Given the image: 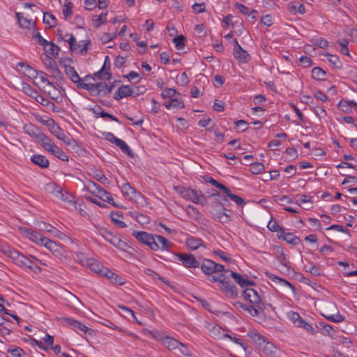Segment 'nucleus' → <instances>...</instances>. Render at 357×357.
I'll list each match as a JSON object with an SVG mask.
<instances>
[{"label":"nucleus","mask_w":357,"mask_h":357,"mask_svg":"<svg viewBox=\"0 0 357 357\" xmlns=\"http://www.w3.org/2000/svg\"><path fill=\"white\" fill-rule=\"evenodd\" d=\"M5 253L8 257L13 260L14 264L22 268H26L35 273H40L42 271L41 268L36 264L31 259L15 249L8 248L5 250Z\"/></svg>","instance_id":"f257e3e1"},{"label":"nucleus","mask_w":357,"mask_h":357,"mask_svg":"<svg viewBox=\"0 0 357 357\" xmlns=\"http://www.w3.org/2000/svg\"><path fill=\"white\" fill-rule=\"evenodd\" d=\"M33 77L36 79H38V80H40V82L43 84H47V85H49L50 86H53V84L52 82H50L47 79V74L43 73V72H40V73H38L37 71H36V73L35 75V76H33Z\"/></svg>","instance_id":"6e6d98bb"},{"label":"nucleus","mask_w":357,"mask_h":357,"mask_svg":"<svg viewBox=\"0 0 357 357\" xmlns=\"http://www.w3.org/2000/svg\"><path fill=\"white\" fill-rule=\"evenodd\" d=\"M134 91L131 89L128 85H122L119 88V89L115 92L114 98L116 100H119L120 99L133 96Z\"/></svg>","instance_id":"6ab92c4d"},{"label":"nucleus","mask_w":357,"mask_h":357,"mask_svg":"<svg viewBox=\"0 0 357 357\" xmlns=\"http://www.w3.org/2000/svg\"><path fill=\"white\" fill-rule=\"evenodd\" d=\"M31 160L41 168H47L50 165L49 160L43 155L35 154L31 156Z\"/></svg>","instance_id":"a878e982"},{"label":"nucleus","mask_w":357,"mask_h":357,"mask_svg":"<svg viewBox=\"0 0 357 357\" xmlns=\"http://www.w3.org/2000/svg\"><path fill=\"white\" fill-rule=\"evenodd\" d=\"M32 38L36 40V43L42 46H46L48 41L44 39L38 31H33L32 33Z\"/></svg>","instance_id":"680f3d73"},{"label":"nucleus","mask_w":357,"mask_h":357,"mask_svg":"<svg viewBox=\"0 0 357 357\" xmlns=\"http://www.w3.org/2000/svg\"><path fill=\"white\" fill-rule=\"evenodd\" d=\"M102 135L104 136V138L106 140L110 142L111 143H112L115 145H116L121 139H119L116 137H115L113 133L109 132H103Z\"/></svg>","instance_id":"338daca9"},{"label":"nucleus","mask_w":357,"mask_h":357,"mask_svg":"<svg viewBox=\"0 0 357 357\" xmlns=\"http://www.w3.org/2000/svg\"><path fill=\"white\" fill-rule=\"evenodd\" d=\"M16 17L18 21L19 26L22 29H31L36 26V23L32 22L31 20H29L24 17L21 13H16Z\"/></svg>","instance_id":"4be33fe9"},{"label":"nucleus","mask_w":357,"mask_h":357,"mask_svg":"<svg viewBox=\"0 0 357 357\" xmlns=\"http://www.w3.org/2000/svg\"><path fill=\"white\" fill-rule=\"evenodd\" d=\"M161 341L165 347L170 351H174L175 352L176 351L178 346L181 344L180 342L169 336H165V337L162 338Z\"/></svg>","instance_id":"aec40b11"},{"label":"nucleus","mask_w":357,"mask_h":357,"mask_svg":"<svg viewBox=\"0 0 357 357\" xmlns=\"http://www.w3.org/2000/svg\"><path fill=\"white\" fill-rule=\"evenodd\" d=\"M220 289L227 297L234 298L238 296V289L235 284L231 282L229 278L227 275V273H225L221 280Z\"/></svg>","instance_id":"20e7f679"},{"label":"nucleus","mask_w":357,"mask_h":357,"mask_svg":"<svg viewBox=\"0 0 357 357\" xmlns=\"http://www.w3.org/2000/svg\"><path fill=\"white\" fill-rule=\"evenodd\" d=\"M7 352L10 354L13 357H21L24 351L20 347H15L12 349H8Z\"/></svg>","instance_id":"774afa93"},{"label":"nucleus","mask_w":357,"mask_h":357,"mask_svg":"<svg viewBox=\"0 0 357 357\" xmlns=\"http://www.w3.org/2000/svg\"><path fill=\"white\" fill-rule=\"evenodd\" d=\"M250 171L253 174H258L262 172L264 170V165L263 163L259 162H256L250 164Z\"/></svg>","instance_id":"49530a36"},{"label":"nucleus","mask_w":357,"mask_h":357,"mask_svg":"<svg viewBox=\"0 0 357 357\" xmlns=\"http://www.w3.org/2000/svg\"><path fill=\"white\" fill-rule=\"evenodd\" d=\"M296 327L302 328L311 334L316 333V331L314 329V328L310 324L307 323L303 319H302V320Z\"/></svg>","instance_id":"e2e57ef3"},{"label":"nucleus","mask_w":357,"mask_h":357,"mask_svg":"<svg viewBox=\"0 0 357 357\" xmlns=\"http://www.w3.org/2000/svg\"><path fill=\"white\" fill-rule=\"evenodd\" d=\"M327 307L331 310L336 311L337 313L335 314H322V315L327 319L328 320L334 322V323H340L344 320V317L340 314L337 309L336 305L333 302H329L327 303Z\"/></svg>","instance_id":"f8f14e48"},{"label":"nucleus","mask_w":357,"mask_h":357,"mask_svg":"<svg viewBox=\"0 0 357 357\" xmlns=\"http://www.w3.org/2000/svg\"><path fill=\"white\" fill-rule=\"evenodd\" d=\"M49 152L62 161H68V155L56 144L54 145Z\"/></svg>","instance_id":"f704fd0d"},{"label":"nucleus","mask_w":357,"mask_h":357,"mask_svg":"<svg viewBox=\"0 0 357 357\" xmlns=\"http://www.w3.org/2000/svg\"><path fill=\"white\" fill-rule=\"evenodd\" d=\"M76 260L82 266H86L91 258H87L85 254L82 252H77L75 253Z\"/></svg>","instance_id":"052dcab7"},{"label":"nucleus","mask_w":357,"mask_h":357,"mask_svg":"<svg viewBox=\"0 0 357 357\" xmlns=\"http://www.w3.org/2000/svg\"><path fill=\"white\" fill-rule=\"evenodd\" d=\"M234 57L243 62H245L248 58H250L248 53L243 50L241 46L238 44L236 39H234Z\"/></svg>","instance_id":"ddd939ff"},{"label":"nucleus","mask_w":357,"mask_h":357,"mask_svg":"<svg viewBox=\"0 0 357 357\" xmlns=\"http://www.w3.org/2000/svg\"><path fill=\"white\" fill-rule=\"evenodd\" d=\"M107 13H102L100 15H94L93 17V25L96 28L100 27L102 24L106 22V16Z\"/></svg>","instance_id":"c03bdc74"},{"label":"nucleus","mask_w":357,"mask_h":357,"mask_svg":"<svg viewBox=\"0 0 357 357\" xmlns=\"http://www.w3.org/2000/svg\"><path fill=\"white\" fill-rule=\"evenodd\" d=\"M265 273L272 281L275 282L282 283V284L289 287L291 289L294 288V286L290 282H289L287 280H286L284 279H282V278H280L272 273H270L268 272H266Z\"/></svg>","instance_id":"09e8293b"},{"label":"nucleus","mask_w":357,"mask_h":357,"mask_svg":"<svg viewBox=\"0 0 357 357\" xmlns=\"http://www.w3.org/2000/svg\"><path fill=\"white\" fill-rule=\"evenodd\" d=\"M156 242L159 245V249L167 250L172 243L162 236L155 235Z\"/></svg>","instance_id":"e433bc0d"},{"label":"nucleus","mask_w":357,"mask_h":357,"mask_svg":"<svg viewBox=\"0 0 357 357\" xmlns=\"http://www.w3.org/2000/svg\"><path fill=\"white\" fill-rule=\"evenodd\" d=\"M165 106L168 109L172 107L176 109H182L184 107V103L183 101L179 100L177 98H172L165 103Z\"/></svg>","instance_id":"4c0bfd02"},{"label":"nucleus","mask_w":357,"mask_h":357,"mask_svg":"<svg viewBox=\"0 0 357 357\" xmlns=\"http://www.w3.org/2000/svg\"><path fill=\"white\" fill-rule=\"evenodd\" d=\"M44 246L48 249L54 256H55L56 258H58L60 260H63L66 258V252L63 249V248L56 243L52 240H50L48 238L47 241H46V243H45Z\"/></svg>","instance_id":"1a4fd4ad"},{"label":"nucleus","mask_w":357,"mask_h":357,"mask_svg":"<svg viewBox=\"0 0 357 357\" xmlns=\"http://www.w3.org/2000/svg\"><path fill=\"white\" fill-rule=\"evenodd\" d=\"M248 335L257 344L259 349L267 341L264 336L255 331L249 332Z\"/></svg>","instance_id":"473e14b6"},{"label":"nucleus","mask_w":357,"mask_h":357,"mask_svg":"<svg viewBox=\"0 0 357 357\" xmlns=\"http://www.w3.org/2000/svg\"><path fill=\"white\" fill-rule=\"evenodd\" d=\"M94 114L96 115V117H97V118L98 117H103V118L107 117L112 121H114L116 122H119V119L116 116L106 112L101 107H98V109L97 110H94Z\"/></svg>","instance_id":"79ce46f5"},{"label":"nucleus","mask_w":357,"mask_h":357,"mask_svg":"<svg viewBox=\"0 0 357 357\" xmlns=\"http://www.w3.org/2000/svg\"><path fill=\"white\" fill-rule=\"evenodd\" d=\"M62 323H66L69 326H72L75 329H78L84 333H86L89 331V328L85 325L82 324L79 321H77L73 318L70 317H63L61 319Z\"/></svg>","instance_id":"a211bd4d"},{"label":"nucleus","mask_w":357,"mask_h":357,"mask_svg":"<svg viewBox=\"0 0 357 357\" xmlns=\"http://www.w3.org/2000/svg\"><path fill=\"white\" fill-rule=\"evenodd\" d=\"M90 43V40H82L80 41L79 43L76 42L75 47L77 48L75 49V51H79L80 53L86 52L88 50V45Z\"/></svg>","instance_id":"13d9d810"},{"label":"nucleus","mask_w":357,"mask_h":357,"mask_svg":"<svg viewBox=\"0 0 357 357\" xmlns=\"http://www.w3.org/2000/svg\"><path fill=\"white\" fill-rule=\"evenodd\" d=\"M80 89H85L89 92L91 96H101L100 93L98 91L97 85L96 84H86L85 82L80 84Z\"/></svg>","instance_id":"72a5a7b5"},{"label":"nucleus","mask_w":357,"mask_h":357,"mask_svg":"<svg viewBox=\"0 0 357 357\" xmlns=\"http://www.w3.org/2000/svg\"><path fill=\"white\" fill-rule=\"evenodd\" d=\"M86 266H88L91 271L102 276L106 274V273L104 271V269H108L107 267H104L100 262L93 258L89 259Z\"/></svg>","instance_id":"f3484780"},{"label":"nucleus","mask_w":357,"mask_h":357,"mask_svg":"<svg viewBox=\"0 0 357 357\" xmlns=\"http://www.w3.org/2000/svg\"><path fill=\"white\" fill-rule=\"evenodd\" d=\"M121 191L124 196L131 199H137L138 197L142 196V194L132 187L129 183H126L122 185Z\"/></svg>","instance_id":"dca6fc26"},{"label":"nucleus","mask_w":357,"mask_h":357,"mask_svg":"<svg viewBox=\"0 0 357 357\" xmlns=\"http://www.w3.org/2000/svg\"><path fill=\"white\" fill-rule=\"evenodd\" d=\"M96 196L101 199L102 201L106 202L109 204H112V206H117L115 204L111 194L109 192L104 190L102 188H100V189L99 190Z\"/></svg>","instance_id":"c756f323"},{"label":"nucleus","mask_w":357,"mask_h":357,"mask_svg":"<svg viewBox=\"0 0 357 357\" xmlns=\"http://www.w3.org/2000/svg\"><path fill=\"white\" fill-rule=\"evenodd\" d=\"M20 230L22 234L29 238L31 241L38 244L44 245L46 243V241L48 240V238L43 236L41 234L33 231L32 229L27 227H20Z\"/></svg>","instance_id":"0eeeda50"},{"label":"nucleus","mask_w":357,"mask_h":357,"mask_svg":"<svg viewBox=\"0 0 357 357\" xmlns=\"http://www.w3.org/2000/svg\"><path fill=\"white\" fill-rule=\"evenodd\" d=\"M21 89L26 95L35 98L37 102H39L38 98L43 100V97L42 96H40L37 91H36L33 88H32L29 84L26 83L22 82Z\"/></svg>","instance_id":"412c9836"},{"label":"nucleus","mask_w":357,"mask_h":357,"mask_svg":"<svg viewBox=\"0 0 357 357\" xmlns=\"http://www.w3.org/2000/svg\"><path fill=\"white\" fill-rule=\"evenodd\" d=\"M185 37L183 35L177 36L173 39L175 47L178 50H182L185 47Z\"/></svg>","instance_id":"3c124183"},{"label":"nucleus","mask_w":357,"mask_h":357,"mask_svg":"<svg viewBox=\"0 0 357 357\" xmlns=\"http://www.w3.org/2000/svg\"><path fill=\"white\" fill-rule=\"evenodd\" d=\"M187 247L191 250H195L203 245V241L195 237H190L186 240Z\"/></svg>","instance_id":"2f4dec72"},{"label":"nucleus","mask_w":357,"mask_h":357,"mask_svg":"<svg viewBox=\"0 0 357 357\" xmlns=\"http://www.w3.org/2000/svg\"><path fill=\"white\" fill-rule=\"evenodd\" d=\"M110 61L108 56H105L104 64L102 68L95 74L96 76H99L100 79L109 80L112 77V75L109 73Z\"/></svg>","instance_id":"4468645a"},{"label":"nucleus","mask_w":357,"mask_h":357,"mask_svg":"<svg viewBox=\"0 0 357 357\" xmlns=\"http://www.w3.org/2000/svg\"><path fill=\"white\" fill-rule=\"evenodd\" d=\"M177 257L178 259L181 261L183 265L186 268H197L200 265V263L192 254H179Z\"/></svg>","instance_id":"9d476101"},{"label":"nucleus","mask_w":357,"mask_h":357,"mask_svg":"<svg viewBox=\"0 0 357 357\" xmlns=\"http://www.w3.org/2000/svg\"><path fill=\"white\" fill-rule=\"evenodd\" d=\"M51 122V124L49 125L50 132L66 144L70 146L74 140L67 135L54 120H52Z\"/></svg>","instance_id":"39448f33"},{"label":"nucleus","mask_w":357,"mask_h":357,"mask_svg":"<svg viewBox=\"0 0 357 357\" xmlns=\"http://www.w3.org/2000/svg\"><path fill=\"white\" fill-rule=\"evenodd\" d=\"M291 11H296L298 13L304 14L305 13V8L303 3L298 1L294 2L289 6Z\"/></svg>","instance_id":"603ef678"},{"label":"nucleus","mask_w":357,"mask_h":357,"mask_svg":"<svg viewBox=\"0 0 357 357\" xmlns=\"http://www.w3.org/2000/svg\"><path fill=\"white\" fill-rule=\"evenodd\" d=\"M105 273H106L105 275H104V277L108 278L111 280L112 282L116 284L122 285L125 284V281L123 279L120 277L119 275L112 272L109 269H104Z\"/></svg>","instance_id":"bb28decb"},{"label":"nucleus","mask_w":357,"mask_h":357,"mask_svg":"<svg viewBox=\"0 0 357 357\" xmlns=\"http://www.w3.org/2000/svg\"><path fill=\"white\" fill-rule=\"evenodd\" d=\"M58 198L63 200L64 202H66V203L69 204L70 205H73L75 207H76V206H75L76 202L75 201V197L72 195L68 194L67 192L63 193L62 192V197L59 196Z\"/></svg>","instance_id":"864d4df0"},{"label":"nucleus","mask_w":357,"mask_h":357,"mask_svg":"<svg viewBox=\"0 0 357 357\" xmlns=\"http://www.w3.org/2000/svg\"><path fill=\"white\" fill-rule=\"evenodd\" d=\"M45 189L47 192L52 194L53 195H54L57 198L59 197V196H61L62 197V189H61V188L58 186L54 183H47L45 185Z\"/></svg>","instance_id":"c85d7f7f"},{"label":"nucleus","mask_w":357,"mask_h":357,"mask_svg":"<svg viewBox=\"0 0 357 357\" xmlns=\"http://www.w3.org/2000/svg\"><path fill=\"white\" fill-rule=\"evenodd\" d=\"M44 50L52 54L53 56L56 57L58 56L59 52L60 51V47L55 45L53 42H48L46 46H43Z\"/></svg>","instance_id":"ea45409f"},{"label":"nucleus","mask_w":357,"mask_h":357,"mask_svg":"<svg viewBox=\"0 0 357 357\" xmlns=\"http://www.w3.org/2000/svg\"><path fill=\"white\" fill-rule=\"evenodd\" d=\"M235 306L236 307H240L245 311H248L250 312V314L253 317L258 316L259 314V310H261V309H259L256 305H255V306L248 305L243 304L241 302H236L235 303Z\"/></svg>","instance_id":"cd10ccee"},{"label":"nucleus","mask_w":357,"mask_h":357,"mask_svg":"<svg viewBox=\"0 0 357 357\" xmlns=\"http://www.w3.org/2000/svg\"><path fill=\"white\" fill-rule=\"evenodd\" d=\"M326 75V72L320 67H314L312 70V77L317 80H324Z\"/></svg>","instance_id":"a19ab883"},{"label":"nucleus","mask_w":357,"mask_h":357,"mask_svg":"<svg viewBox=\"0 0 357 357\" xmlns=\"http://www.w3.org/2000/svg\"><path fill=\"white\" fill-rule=\"evenodd\" d=\"M100 188L101 187L95 182L89 181L88 184L84 186V190H86L87 192L96 195Z\"/></svg>","instance_id":"a18cd8bd"},{"label":"nucleus","mask_w":357,"mask_h":357,"mask_svg":"<svg viewBox=\"0 0 357 357\" xmlns=\"http://www.w3.org/2000/svg\"><path fill=\"white\" fill-rule=\"evenodd\" d=\"M204 178L206 182L210 183L213 186H215L217 188L221 190L222 191L227 190V187L225 185H224L223 184L219 183L218 181H217L216 180H215L214 178H213L211 177L204 176Z\"/></svg>","instance_id":"4d7b16f0"},{"label":"nucleus","mask_w":357,"mask_h":357,"mask_svg":"<svg viewBox=\"0 0 357 357\" xmlns=\"http://www.w3.org/2000/svg\"><path fill=\"white\" fill-rule=\"evenodd\" d=\"M134 236L139 243L146 245L149 248L153 250L157 251L159 250V245L156 242L155 235L148 233L144 231H133L132 232Z\"/></svg>","instance_id":"f03ea898"},{"label":"nucleus","mask_w":357,"mask_h":357,"mask_svg":"<svg viewBox=\"0 0 357 357\" xmlns=\"http://www.w3.org/2000/svg\"><path fill=\"white\" fill-rule=\"evenodd\" d=\"M36 142L40 144V146L48 152L52 149V148L54 145L52 139L43 132L36 141Z\"/></svg>","instance_id":"b1692460"},{"label":"nucleus","mask_w":357,"mask_h":357,"mask_svg":"<svg viewBox=\"0 0 357 357\" xmlns=\"http://www.w3.org/2000/svg\"><path fill=\"white\" fill-rule=\"evenodd\" d=\"M65 70L71 81L76 84L77 87L80 88V84L84 83V82L83 79L80 78L75 69L73 66H65Z\"/></svg>","instance_id":"2eb2a0df"},{"label":"nucleus","mask_w":357,"mask_h":357,"mask_svg":"<svg viewBox=\"0 0 357 357\" xmlns=\"http://www.w3.org/2000/svg\"><path fill=\"white\" fill-rule=\"evenodd\" d=\"M284 241L291 245H296L301 243L299 237L294 235L292 233L287 232L284 238Z\"/></svg>","instance_id":"de8ad7c7"},{"label":"nucleus","mask_w":357,"mask_h":357,"mask_svg":"<svg viewBox=\"0 0 357 357\" xmlns=\"http://www.w3.org/2000/svg\"><path fill=\"white\" fill-rule=\"evenodd\" d=\"M326 56L328 58V61L332 65H333L335 67H336L337 68H342V63H341L340 59L338 58V56H337L336 55L331 54H327Z\"/></svg>","instance_id":"5fc2aeb1"},{"label":"nucleus","mask_w":357,"mask_h":357,"mask_svg":"<svg viewBox=\"0 0 357 357\" xmlns=\"http://www.w3.org/2000/svg\"><path fill=\"white\" fill-rule=\"evenodd\" d=\"M104 238L107 241L121 250H124L128 247L126 242L123 241L117 235H114L110 231H107Z\"/></svg>","instance_id":"9b49d317"},{"label":"nucleus","mask_w":357,"mask_h":357,"mask_svg":"<svg viewBox=\"0 0 357 357\" xmlns=\"http://www.w3.org/2000/svg\"><path fill=\"white\" fill-rule=\"evenodd\" d=\"M337 107L340 110L344 113H349L351 111V108L350 107V105L347 102V100H342L337 105Z\"/></svg>","instance_id":"69168bd1"},{"label":"nucleus","mask_w":357,"mask_h":357,"mask_svg":"<svg viewBox=\"0 0 357 357\" xmlns=\"http://www.w3.org/2000/svg\"><path fill=\"white\" fill-rule=\"evenodd\" d=\"M116 146H119L121 151L128 156L133 157L134 154L132 150L124 141L120 139Z\"/></svg>","instance_id":"8fccbe9b"},{"label":"nucleus","mask_w":357,"mask_h":357,"mask_svg":"<svg viewBox=\"0 0 357 357\" xmlns=\"http://www.w3.org/2000/svg\"><path fill=\"white\" fill-rule=\"evenodd\" d=\"M243 296L245 300L249 301L250 303L261 309V310H264V305L261 303V298L255 289L247 288L243 291Z\"/></svg>","instance_id":"423d86ee"},{"label":"nucleus","mask_w":357,"mask_h":357,"mask_svg":"<svg viewBox=\"0 0 357 357\" xmlns=\"http://www.w3.org/2000/svg\"><path fill=\"white\" fill-rule=\"evenodd\" d=\"M39 227H40L41 229L45 230L47 232L52 234L54 236L58 237L60 239H62L63 237L66 236V235L63 233H62L57 229L54 228L52 225H47L44 222H41L39 225Z\"/></svg>","instance_id":"393cba45"},{"label":"nucleus","mask_w":357,"mask_h":357,"mask_svg":"<svg viewBox=\"0 0 357 357\" xmlns=\"http://www.w3.org/2000/svg\"><path fill=\"white\" fill-rule=\"evenodd\" d=\"M183 197L191 200L192 202L204 205L206 202V198L204 195L196 190L188 188L183 190L182 192Z\"/></svg>","instance_id":"6e6552de"},{"label":"nucleus","mask_w":357,"mask_h":357,"mask_svg":"<svg viewBox=\"0 0 357 357\" xmlns=\"http://www.w3.org/2000/svg\"><path fill=\"white\" fill-rule=\"evenodd\" d=\"M199 266L202 271L206 275H212L219 272H229V270L225 269L223 265L217 264L211 259H204Z\"/></svg>","instance_id":"7ed1b4c3"},{"label":"nucleus","mask_w":357,"mask_h":357,"mask_svg":"<svg viewBox=\"0 0 357 357\" xmlns=\"http://www.w3.org/2000/svg\"><path fill=\"white\" fill-rule=\"evenodd\" d=\"M259 349L262 350L266 356H271L275 351V347L273 344L268 341H266Z\"/></svg>","instance_id":"37998d69"},{"label":"nucleus","mask_w":357,"mask_h":357,"mask_svg":"<svg viewBox=\"0 0 357 357\" xmlns=\"http://www.w3.org/2000/svg\"><path fill=\"white\" fill-rule=\"evenodd\" d=\"M176 93V91L175 89H171V88H165L162 91L161 96L164 99L165 98L172 99Z\"/></svg>","instance_id":"0e129e2a"},{"label":"nucleus","mask_w":357,"mask_h":357,"mask_svg":"<svg viewBox=\"0 0 357 357\" xmlns=\"http://www.w3.org/2000/svg\"><path fill=\"white\" fill-rule=\"evenodd\" d=\"M25 132L27 133L29 136L33 137L36 142L38 140L42 132L40 130L38 127H36L32 124L29 126H26L24 127Z\"/></svg>","instance_id":"7c9ffc66"},{"label":"nucleus","mask_w":357,"mask_h":357,"mask_svg":"<svg viewBox=\"0 0 357 357\" xmlns=\"http://www.w3.org/2000/svg\"><path fill=\"white\" fill-rule=\"evenodd\" d=\"M287 316L289 319L293 322L295 326H297L302 320V317L298 313L291 311L288 312Z\"/></svg>","instance_id":"bf43d9fd"},{"label":"nucleus","mask_w":357,"mask_h":357,"mask_svg":"<svg viewBox=\"0 0 357 357\" xmlns=\"http://www.w3.org/2000/svg\"><path fill=\"white\" fill-rule=\"evenodd\" d=\"M230 276L232 278H234V280L236 281V282L242 287H245V286L255 285L254 281L243 278V276L241 275H240L239 273H238L236 272L230 271Z\"/></svg>","instance_id":"5701e85b"},{"label":"nucleus","mask_w":357,"mask_h":357,"mask_svg":"<svg viewBox=\"0 0 357 357\" xmlns=\"http://www.w3.org/2000/svg\"><path fill=\"white\" fill-rule=\"evenodd\" d=\"M43 22L50 25V27H55L57 25L56 18L52 13L50 12H46L44 13Z\"/></svg>","instance_id":"58836bf2"},{"label":"nucleus","mask_w":357,"mask_h":357,"mask_svg":"<svg viewBox=\"0 0 357 357\" xmlns=\"http://www.w3.org/2000/svg\"><path fill=\"white\" fill-rule=\"evenodd\" d=\"M227 197H228L231 201L234 202L238 206H242L245 204V201L241 197L231 193V190L227 188L226 190L222 191Z\"/></svg>","instance_id":"c9c22d12"}]
</instances>
